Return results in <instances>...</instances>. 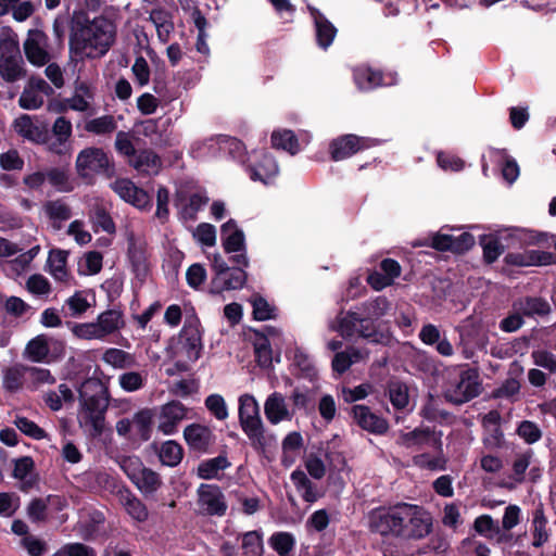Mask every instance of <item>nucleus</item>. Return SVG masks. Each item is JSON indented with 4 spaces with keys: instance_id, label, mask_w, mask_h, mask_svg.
<instances>
[{
    "instance_id": "f257e3e1",
    "label": "nucleus",
    "mask_w": 556,
    "mask_h": 556,
    "mask_svg": "<svg viewBox=\"0 0 556 556\" xmlns=\"http://www.w3.org/2000/svg\"><path fill=\"white\" fill-rule=\"evenodd\" d=\"M116 25L105 16H97L73 28L70 36V51L75 58H101L116 39Z\"/></svg>"
},
{
    "instance_id": "f03ea898",
    "label": "nucleus",
    "mask_w": 556,
    "mask_h": 556,
    "mask_svg": "<svg viewBox=\"0 0 556 556\" xmlns=\"http://www.w3.org/2000/svg\"><path fill=\"white\" fill-rule=\"evenodd\" d=\"M391 303L383 296L364 302L355 311L340 316L333 327L343 337H351L358 333L361 337L378 342V321L390 311Z\"/></svg>"
},
{
    "instance_id": "7ed1b4c3",
    "label": "nucleus",
    "mask_w": 556,
    "mask_h": 556,
    "mask_svg": "<svg viewBox=\"0 0 556 556\" xmlns=\"http://www.w3.org/2000/svg\"><path fill=\"white\" fill-rule=\"evenodd\" d=\"M79 422L93 432H101L108 401L103 396L102 386L97 380H86L79 390Z\"/></svg>"
},
{
    "instance_id": "20e7f679",
    "label": "nucleus",
    "mask_w": 556,
    "mask_h": 556,
    "mask_svg": "<svg viewBox=\"0 0 556 556\" xmlns=\"http://www.w3.org/2000/svg\"><path fill=\"white\" fill-rule=\"evenodd\" d=\"M125 326L123 312L116 308L106 309L89 323L74 324L72 333L81 340L105 341L109 337L119 332Z\"/></svg>"
},
{
    "instance_id": "39448f33",
    "label": "nucleus",
    "mask_w": 556,
    "mask_h": 556,
    "mask_svg": "<svg viewBox=\"0 0 556 556\" xmlns=\"http://www.w3.org/2000/svg\"><path fill=\"white\" fill-rule=\"evenodd\" d=\"M238 416L242 431L254 448L266 444L265 426L260 414V405L254 395L244 393L238 399Z\"/></svg>"
},
{
    "instance_id": "423d86ee",
    "label": "nucleus",
    "mask_w": 556,
    "mask_h": 556,
    "mask_svg": "<svg viewBox=\"0 0 556 556\" xmlns=\"http://www.w3.org/2000/svg\"><path fill=\"white\" fill-rule=\"evenodd\" d=\"M0 75L7 81H15L24 76L17 36L10 28L0 30Z\"/></svg>"
},
{
    "instance_id": "0eeeda50",
    "label": "nucleus",
    "mask_w": 556,
    "mask_h": 556,
    "mask_svg": "<svg viewBox=\"0 0 556 556\" xmlns=\"http://www.w3.org/2000/svg\"><path fill=\"white\" fill-rule=\"evenodd\" d=\"M481 392V382L479 372L475 368L460 367L458 372L450 377L444 395L446 400L454 404H464Z\"/></svg>"
},
{
    "instance_id": "6e6552de",
    "label": "nucleus",
    "mask_w": 556,
    "mask_h": 556,
    "mask_svg": "<svg viewBox=\"0 0 556 556\" xmlns=\"http://www.w3.org/2000/svg\"><path fill=\"white\" fill-rule=\"evenodd\" d=\"M402 540H420L431 532L432 518L421 506L400 503Z\"/></svg>"
},
{
    "instance_id": "1a4fd4ad",
    "label": "nucleus",
    "mask_w": 556,
    "mask_h": 556,
    "mask_svg": "<svg viewBox=\"0 0 556 556\" xmlns=\"http://www.w3.org/2000/svg\"><path fill=\"white\" fill-rule=\"evenodd\" d=\"M368 526L371 532L383 538L400 539L401 515L400 503L389 507H378L368 515Z\"/></svg>"
},
{
    "instance_id": "9d476101",
    "label": "nucleus",
    "mask_w": 556,
    "mask_h": 556,
    "mask_svg": "<svg viewBox=\"0 0 556 556\" xmlns=\"http://www.w3.org/2000/svg\"><path fill=\"white\" fill-rule=\"evenodd\" d=\"M222 243L227 253H238L232 256V261L242 267L249 265L245 254V237L238 227L236 220L229 219L220 227Z\"/></svg>"
},
{
    "instance_id": "9b49d317",
    "label": "nucleus",
    "mask_w": 556,
    "mask_h": 556,
    "mask_svg": "<svg viewBox=\"0 0 556 556\" xmlns=\"http://www.w3.org/2000/svg\"><path fill=\"white\" fill-rule=\"evenodd\" d=\"M189 408L179 401H170L160 406L156 415L157 431L164 435H174L179 425L187 419Z\"/></svg>"
},
{
    "instance_id": "f8f14e48",
    "label": "nucleus",
    "mask_w": 556,
    "mask_h": 556,
    "mask_svg": "<svg viewBox=\"0 0 556 556\" xmlns=\"http://www.w3.org/2000/svg\"><path fill=\"white\" fill-rule=\"evenodd\" d=\"M453 229L443 227L437 233L431 235L427 243L438 251H452L463 253L475 244V238L469 232H460L458 235L450 233Z\"/></svg>"
},
{
    "instance_id": "ddd939ff",
    "label": "nucleus",
    "mask_w": 556,
    "mask_h": 556,
    "mask_svg": "<svg viewBox=\"0 0 556 556\" xmlns=\"http://www.w3.org/2000/svg\"><path fill=\"white\" fill-rule=\"evenodd\" d=\"M248 172L253 181L269 185L277 178L279 166L269 152H253L249 155Z\"/></svg>"
},
{
    "instance_id": "4468645a",
    "label": "nucleus",
    "mask_w": 556,
    "mask_h": 556,
    "mask_svg": "<svg viewBox=\"0 0 556 556\" xmlns=\"http://www.w3.org/2000/svg\"><path fill=\"white\" fill-rule=\"evenodd\" d=\"M379 141L356 135H343L333 139L329 144L331 159L336 162L351 157L358 151L377 146Z\"/></svg>"
},
{
    "instance_id": "2eb2a0df",
    "label": "nucleus",
    "mask_w": 556,
    "mask_h": 556,
    "mask_svg": "<svg viewBox=\"0 0 556 556\" xmlns=\"http://www.w3.org/2000/svg\"><path fill=\"white\" fill-rule=\"evenodd\" d=\"M441 437V432L431 430L428 427H419L408 432L401 431L396 442L406 448L431 447L440 450L442 445Z\"/></svg>"
},
{
    "instance_id": "dca6fc26",
    "label": "nucleus",
    "mask_w": 556,
    "mask_h": 556,
    "mask_svg": "<svg viewBox=\"0 0 556 556\" xmlns=\"http://www.w3.org/2000/svg\"><path fill=\"white\" fill-rule=\"evenodd\" d=\"M63 353V342L46 334H38L33 338L25 346L23 352L24 358L33 363H50V348Z\"/></svg>"
},
{
    "instance_id": "f3484780",
    "label": "nucleus",
    "mask_w": 556,
    "mask_h": 556,
    "mask_svg": "<svg viewBox=\"0 0 556 556\" xmlns=\"http://www.w3.org/2000/svg\"><path fill=\"white\" fill-rule=\"evenodd\" d=\"M52 93V87L45 79L33 77L24 88L18 104L24 110H37L43 104L45 99Z\"/></svg>"
},
{
    "instance_id": "a211bd4d",
    "label": "nucleus",
    "mask_w": 556,
    "mask_h": 556,
    "mask_svg": "<svg viewBox=\"0 0 556 556\" xmlns=\"http://www.w3.org/2000/svg\"><path fill=\"white\" fill-rule=\"evenodd\" d=\"M199 506L210 516L222 517L227 511L225 495L219 486L214 484H201L198 489Z\"/></svg>"
},
{
    "instance_id": "6ab92c4d",
    "label": "nucleus",
    "mask_w": 556,
    "mask_h": 556,
    "mask_svg": "<svg viewBox=\"0 0 556 556\" xmlns=\"http://www.w3.org/2000/svg\"><path fill=\"white\" fill-rule=\"evenodd\" d=\"M110 160L106 153L99 148H87L77 156L76 166L81 176H89L93 173L105 172L109 168Z\"/></svg>"
},
{
    "instance_id": "aec40b11",
    "label": "nucleus",
    "mask_w": 556,
    "mask_h": 556,
    "mask_svg": "<svg viewBox=\"0 0 556 556\" xmlns=\"http://www.w3.org/2000/svg\"><path fill=\"white\" fill-rule=\"evenodd\" d=\"M264 414L267 421L276 426L283 421H291L294 416V409L290 407L282 393L275 391L264 402Z\"/></svg>"
},
{
    "instance_id": "412c9836",
    "label": "nucleus",
    "mask_w": 556,
    "mask_h": 556,
    "mask_svg": "<svg viewBox=\"0 0 556 556\" xmlns=\"http://www.w3.org/2000/svg\"><path fill=\"white\" fill-rule=\"evenodd\" d=\"M48 37L38 29H30L27 39L24 42V51L27 60L36 65L42 66L49 62V53L47 50Z\"/></svg>"
},
{
    "instance_id": "4be33fe9",
    "label": "nucleus",
    "mask_w": 556,
    "mask_h": 556,
    "mask_svg": "<svg viewBox=\"0 0 556 556\" xmlns=\"http://www.w3.org/2000/svg\"><path fill=\"white\" fill-rule=\"evenodd\" d=\"M112 189L121 199L139 210L151 207V198L143 189L138 188L129 179H117L112 184Z\"/></svg>"
},
{
    "instance_id": "5701e85b",
    "label": "nucleus",
    "mask_w": 556,
    "mask_h": 556,
    "mask_svg": "<svg viewBox=\"0 0 556 556\" xmlns=\"http://www.w3.org/2000/svg\"><path fill=\"white\" fill-rule=\"evenodd\" d=\"M354 83L359 90H371L379 86H391L396 83L392 74L383 75L367 65H361L354 68Z\"/></svg>"
},
{
    "instance_id": "b1692460",
    "label": "nucleus",
    "mask_w": 556,
    "mask_h": 556,
    "mask_svg": "<svg viewBox=\"0 0 556 556\" xmlns=\"http://www.w3.org/2000/svg\"><path fill=\"white\" fill-rule=\"evenodd\" d=\"M66 506V501L59 495L46 498H34L27 506V516L33 522L46 521L52 510L60 511Z\"/></svg>"
},
{
    "instance_id": "393cba45",
    "label": "nucleus",
    "mask_w": 556,
    "mask_h": 556,
    "mask_svg": "<svg viewBox=\"0 0 556 556\" xmlns=\"http://www.w3.org/2000/svg\"><path fill=\"white\" fill-rule=\"evenodd\" d=\"M505 262L515 266H543L554 262V255L539 250L511 252L505 256Z\"/></svg>"
},
{
    "instance_id": "a878e982",
    "label": "nucleus",
    "mask_w": 556,
    "mask_h": 556,
    "mask_svg": "<svg viewBox=\"0 0 556 556\" xmlns=\"http://www.w3.org/2000/svg\"><path fill=\"white\" fill-rule=\"evenodd\" d=\"M353 416L357 425L369 432L382 434L388 430V422L384 418L372 413L365 405H355Z\"/></svg>"
},
{
    "instance_id": "bb28decb",
    "label": "nucleus",
    "mask_w": 556,
    "mask_h": 556,
    "mask_svg": "<svg viewBox=\"0 0 556 556\" xmlns=\"http://www.w3.org/2000/svg\"><path fill=\"white\" fill-rule=\"evenodd\" d=\"M245 280L247 274L242 268H229L227 271H222L219 276L213 278L211 290L214 293H222L226 290L240 289Z\"/></svg>"
},
{
    "instance_id": "cd10ccee",
    "label": "nucleus",
    "mask_w": 556,
    "mask_h": 556,
    "mask_svg": "<svg viewBox=\"0 0 556 556\" xmlns=\"http://www.w3.org/2000/svg\"><path fill=\"white\" fill-rule=\"evenodd\" d=\"M184 438L191 450L203 452L212 444L213 432L207 426L192 424L185 428Z\"/></svg>"
},
{
    "instance_id": "c85d7f7f",
    "label": "nucleus",
    "mask_w": 556,
    "mask_h": 556,
    "mask_svg": "<svg viewBox=\"0 0 556 556\" xmlns=\"http://www.w3.org/2000/svg\"><path fill=\"white\" fill-rule=\"evenodd\" d=\"M53 139L48 140L47 144L50 151L56 154H63L66 152V143L72 136V123L60 116L55 119L52 126Z\"/></svg>"
},
{
    "instance_id": "c756f323",
    "label": "nucleus",
    "mask_w": 556,
    "mask_h": 556,
    "mask_svg": "<svg viewBox=\"0 0 556 556\" xmlns=\"http://www.w3.org/2000/svg\"><path fill=\"white\" fill-rule=\"evenodd\" d=\"M308 9L315 24L317 43L320 48L327 49L337 35V28L318 10L312 7Z\"/></svg>"
},
{
    "instance_id": "7c9ffc66",
    "label": "nucleus",
    "mask_w": 556,
    "mask_h": 556,
    "mask_svg": "<svg viewBox=\"0 0 556 556\" xmlns=\"http://www.w3.org/2000/svg\"><path fill=\"white\" fill-rule=\"evenodd\" d=\"M488 157L491 162L501 167L502 176L505 181L511 185L517 180L519 177V166L504 150L490 149L488 151Z\"/></svg>"
},
{
    "instance_id": "2f4dec72",
    "label": "nucleus",
    "mask_w": 556,
    "mask_h": 556,
    "mask_svg": "<svg viewBox=\"0 0 556 556\" xmlns=\"http://www.w3.org/2000/svg\"><path fill=\"white\" fill-rule=\"evenodd\" d=\"M15 131L24 139L36 143H46L48 134L36 125L29 115L23 114L14 121Z\"/></svg>"
},
{
    "instance_id": "473e14b6",
    "label": "nucleus",
    "mask_w": 556,
    "mask_h": 556,
    "mask_svg": "<svg viewBox=\"0 0 556 556\" xmlns=\"http://www.w3.org/2000/svg\"><path fill=\"white\" fill-rule=\"evenodd\" d=\"M149 21L154 25L159 40L166 43L175 28L172 14L163 8H155L151 10Z\"/></svg>"
},
{
    "instance_id": "72a5a7b5",
    "label": "nucleus",
    "mask_w": 556,
    "mask_h": 556,
    "mask_svg": "<svg viewBox=\"0 0 556 556\" xmlns=\"http://www.w3.org/2000/svg\"><path fill=\"white\" fill-rule=\"evenodd\" d=\"M129 164L140 174L156 175L161 170V159L151 150H143L129 160Z\"/></svg>"
},
{
    "instance_id": "f704fd0d",
    "label": "nucleus",
    "mask_w": 556,
    "mask_h": 556,
    "mask_svg": "<svg viewBox=\"0 0 556 556\" xmlns=\"http://www.w3.org/2000/svg\"><path fill=\"white\" fill-rule=\"evenodd\" d=\"M3 389L9 392H17L27 388V365L14 364L3 370Z\"/></svg>"
},
{
    "instance_id": "c9c22d12",
    "label": "nucleus",
    "mask_w": 556,
    "mask_h": 556,
    "mask_svg": "<svg viewBox=\"0 0 556 556\" xmlns=\"http://www.w3.org/2000/svg\"><path fill=\"white\" fill-rule=\"evenodd\" d=\"M68 252L64 250H51L49 252L47 265L49 274L61 282H67L70 273L67 270Z\"/></svg>"
},
{
    "instance_id": "e433bc0d",
    "label": "nucleus",
    "mask_w": 556,
    "mask_h": 556,
    "mask_svg": "<svg viewBox=\"0 0 556 556\" xmlns=\"http://www.w3.org/2000/svg\"><path fill=\"white\" fill-rule=\"evenodd\" d=\"M93 96V89L89 84L77 81L73 96L66 99L67 106L73 111L86 112L90 108Z\"/></svg>"
},
{
    "instance_id": "4c0bfd02",
    "label": "nucleus",
    "mask_w": 556,
    "mask_h": 556,
    "mask_svg": "<svg viewBox=\"0 0 556 556\" xmlns=\"http://www.w3.org/2000/svg\"><path fill=\"white\" fill-rule=\"evenodd\" d=\"M531 533L533 536L532 545L534 547H541L549 539L547 519L542 504H539L532 513Z\"/></svg>"
},
{
    "instance_id": "58836bf2",
    "label": "nucleus",
    "mask_w": 556,
    "mask_h": 556,
    "mask_svg": "<svg viewBox=\"0 0 556 556\" xmlns=\"http://www.w3.org/2000/svg\"><path fill=\"white\" fill-rule=\"evenodd\" d=\"M13 477L21 482L20 489L23 491H27L35 484V478L33 476L34 471V460L29 456H23L13 460Z\"/></svg>"
},
{
    "instance_id": "ea45409f",
    "label": "nucleus",
    "mask_w": 556,
    "mask_h": 556,
    "mask_svg": "<svg viewBox=\"0 0 556 556\" xmlns=\"http://www.w3.org/2000/svg\"><path fill=\"white\" fill-rule=\"evenodd\" d=\"M292 366L296 370L298 376L307 379L308 381H314L318 376V370L314 359L302 349L294 350Z\"/></svg>"
},
{
    "instance_id": "a19ab883",
    "label": "nucleus",
    "mask_w": 556,
    "mask_h": 556,
    "mask_svg": "<svg viewBox=\"0 0 556 556\" xmlns=\"http://www.w3.org/2000/svg\"><path fill=\"white\" fill-rule=\"evenodd\" d=\"M513 308L525 316H546L551 313L549 303L542 298H526L514 303Z\"/></svg>"
},
{
    "instance_id": "79ce46f5",
    "label": "nucleus",
    "mask_w": 556,
    "mask_h": 556,
    "mask_svg": "<svg viewBox=\"0 0 556 556\" xmlns=\"http://www.w3.org/2000/svg\"><path fill=\"white\" fill-rule=\"evenodd\" d=\"M290 478L298 493L305 502L312 504L321 496L316 485L307 478L304 471L294 470Z\"/></svg>"
},
{
    "instance_id": "37998d69",
    "label": "nucleus",
    "mask_w": 556,
    "mask_h": 556,
    "mask_svg": "<svg viewBox=\"0 0 556 556\" xmlns=\"http://www.w3.org/2000/svg\"><path fill=\"white\" fill-rule=\"evenodd\" d=\"M208 197L203 192L192 193L185 202H179V214L184 220H194L197 214L204 208Z\"/></svg>"
},
{
    "instance_id": "c03bdc74",
    "label": "nucleus",
    "mask_w": 556,
    "mask_h": 556,
    "mask_svg": "<svg viewBox=\"0 0 556 556\" xmlns=\"http://www.w3.org/2000/svg\"><path fill=\"white\" fill-rule=\"evenodd\" d=\"M153 412L142 408L132 415L134 437L142 441L151 438Z\"/></svg>"
},
{
    "instance_id": "a18cd8bd",
    "label": "nucleus",
    "mask_w": 556,
    "mask_h": 556,
    "mask_svg": "<svg viewBox=\"0 0 556 556\" xmlns=\"http://www.w3.org/2000/svg\"><path fill=\"white\" fill-rule=\"evenodd\" d=\"M102 362L114 369L130 368L135 365V357L130 353L117 349H106L101 357Z\"/></svg>"
},
{
    "instance_id": "49530a36",
    "label": "nucleus",
    "mask_w": 556,
    "mask_h": 556,
    "mask_svg": "<svg viewBox=\"0 0 556 556\" xmlns=\"http://www.w3.org/2000/svg\"><path fill=\"white\" fill-rule=\"evenodd\" d=\"M412 462L418 468L432 471L444 470L446 466V458L443 455L442 445L440 450H434L433 454L421 453L415 455Z\"/></svg>"
},
{
    "instance_id": "de8ad7c7",
    "label": "nucleus",
    "mask_w": 556,
    "mask_h": 556,
    "mask_svg": "<svg viewBox=\"0 0 556 556\" xmlns=\"http://www.w3.org/2000/svg\"><path fill=\"white\" fill-rule=\"evenodd\" d=\"M271 144L274 148L285 150L291 155L296 154L301 150L296 136L289 129H277L273 131Z\"/></svg>"
},
{
    "instance_id": "09e8293b",
    "label": "nucleus",
    "mask_w": 556,
    "mask_h": 556,
    "mask_svg": "<svg viewBox=\"0 0 556 556\" xmlns=\"http://www.w3.org/2000/svg\"><path fill=\"white\" fill-rule=\"evenodd\" d=\"M128 256L136 277L141 280L144 279L149 271V265L143 248L135 242H130Z\"/></svg>"
},
{
    "instance_id": "8fccbe9b",
    "label": "nucleus",
    "mask_w": 556,
    "mask_h": 556,
    "mask_svg": "<svg viewBox=\"0 0 556 556\" xmlns=\"http://www.w3.org/2000/svg\"><path fill=\"white\" fill-rule=\"evenodd\" d=\"M366 355L355 348L338 352L332 359V369L337 374L345 372L354 363L362 361Z\"/></svg>"
},
{
    "instance_id": "3c124183",
    "label": "nucleus",
    "mask_w": 556,
    "mask_h": 556,
    "mask_svg": "<svg viewBox=\"0 0 556 556\" xmlns=\"http://www.w3.org/2000/svg\"><path fill=\"white\" fill-rule=\"evenodd\" d=\"M230 466L226 456L219 455L217 457L202 462L198 467V476L202 479H215L219 472Z\"/></svg>"
},
{
    "instance_id": "603ef678",
    "label": "nucleus",
    "mask_w": 556,
    "mask_h": 556,
    "mask_svg": "<svg viewBox=\"0 0 556 556\" xmlns=\"http://www.w3.org/2000/svg\"><path fill=\"white\" fill-rule=\"evenodd\" d=\"M43 399L50 409L58 412L64 403L74 402V393L67 384L61 383L58 391L47 392Z\"/></svg>"
},
{
    "instance_id": "864d4df0",
    "label": "nucleus",
    "mask_w": 556,
    "mask_h": 556,
    "mask_svg": "<svg viewBox=\"0 0 556 556\" xmlns=\"http://www.w3.org/2000/svg\"><path fill=\"white\" fill-rule=\"evenodd\" d=\"M184 456V450L179 443L173 440L165 441L160 450L159 457L162 464L174 467L177 466Z\"/></svg>"
},
{
    "instance_id": "5fc2aeb1",
    "label": "nucleus",
    "mask_w": 556,
    "mask_h": 556,
    "mask_svg": "<svg viewBox=\"0 0 556 556\" xmlns=\"http://www.w3.org/2000/svg\"><path fill=\"white\" fill-rule=\"evenodd\" d=\"M40 251L39 245H35L28 251L21 253L14 260L7 263V270L10 275L20 276L26 271Z\"/></svg>"
},
{
    "instance_id": "6e6d98bb",
    "label": "nucleus",
    "mask_w": 556,
    "mask_h": 556,
    "mask_svg": "<svg viewBox=\"0 0 556 556\" xmlns=\"http://www.w3.org/2000/svg\"><path fill=\"white\" fill-rule=\"evenodd\" d=\"M128 475L136 480L138 488L144 493H152L161 485L159 475L151 469L141 468L138 473Z\"/></svg>"
},
{
    "instance_id": "4d7b16f0",
    "label": "nucleus",
    "mask_w": 556,
    "mask_h": 556,
    "mask_svg": "<svg viewBox=\"0 0 556 556\" xmlns=\"http://www.w3.org/2000/svg\"><path fill=\"white\" fill-rule=\"evenodd\" d=\"M55 378L47 368L27 366V389L37 390L43 384H53Z\"/></svg>"
},
{
    "instance_id": "13d9d810",
    "label": "nucleus",
    "mask_w": 556,
    "mask_h": 556,
    "mask_svg": "<svg viewBox=\"0 0 556 556\" xmlns=\"http://www.w3.org/2000/svg\"><path fill=\"white\" fill-rule=\"evenodd\" d=\"M388 394L390 402L396 409H403L409 403L408 387L401 381H390L388 384Z\"/></svg>"
},
{
    "instance_id": "bf43d9fd",
    "label": "nucleus",
    "mask_w": 556,
    "mask_h": 556,
    "mask_svg": "<svg viewBox=\"0 0 556 556\" xmlns=\"http://www.w3.org/2000/svg\"><path fill=\"white\" fill-rule=\"evenodd\" d=\"M182 339L184 348L186 349L188 359L191 362H195L200 357L202 349L201 337L199 331L197 329H184Z\"/></svg>"
},
{
    "instance_id": "052dcab7",
    "label": "nucleus",
    "mask_w": 556,
    "mask_h": 556,
    "mask_svg": "<svg viewBox=\"0 0 556 556\" xmlns=\"http://www.w3.org/2000/svg\"><path fill=\"white\" fill-rule=\"evenodd\" d=\"M243 556H263L262 533L254 530L242 534Z\"/></svg>"
},
{
    "instance_id": "680f3d73",
    "label": "nucleus",
    "mask_w": 556,
    "mask_h": 556,
    "mask_svg": "<svg viewBox=\"0 0 556 556\" xmlns=\"http://www.w3.org/2000/svg\"><path fill=\"white\" fill-rule=\"evenodd\" d=\"M103 256L98 251L87 252L78 264V273L80 275H96L102 268Z\"/></svg>"
},
{
    "instance_id": "e2e57ef3",
    "label": "nucleus",
    "mask_w": 556,
    "mask_h": 556,
    "mask_svg": "<svg viewBox=\"0 0 556 556\" xmlns=\"http://www.w3.org/2000/svg\"><path fill=\"white\" fill-rule=\"evenodd\" d=\"M192 237L200 245L212 248L216 244V228L212 224L201 223L193 229Z\"/></svg>"
},
{
    "instance_id": "0e129e2a",
    "label": "nucleus",
    "mask_w": 556,
    "mask_h": 556,
    "mask_svg": "<svg viewBox=\"0 0 556 556\" xmlns=\"http://www.w3.org/2000/svg\"><path fill=\"white\" fill-rule=\"evenodd\" d=\"M122 503L128 513L137 521H144L148 518V510L144 504L129 492L122 494Z\"/></svg>"
},
{
    "instance_id": "69168bd1",
    "label": "nucleus",
    "mask_w": 556,
    "mask_h": 556,
    "mask_svg": "<svg viewBox=\"0 0 556 556\" xmlns=\"http://www.w3.org/2000/svg\"><path fill=\"white\" fill-rule=\"evenodd\" d=\"M85 128L88 132L94 135H106L116 130L117 124L113 116L104 115L90 119L86 123Z\"/></svg>"
},
{
    "instance_id": "338daca9",
    "label": "nucleus",
    "mask_w": 556,
    "mask_h": 556,
    "mask_svg": "<svg viewBox=\"0 0 556 556\" xmlns=\"http://www.w3.org/2000/svg\"><path fill=\"white\" fill-rule=\"evenodd\" d=\"M47 181L59 192H70L74 188L70 180L68 173L60 168L48 170Z\"/></svg>"
},
{
    "instance_id": "774afa93",
    "label": "nucleus",
    "mask_w": 556,
    "mask_h": 556,
    "mask_svg": "<svg viewBox=\"0 0 556 556\" xmlns=\"http://www.w3.org/2000/svg\"><path fill=\"white\" fill-rule=\"evenodd\" d=\"M52 556H97V553L92 547L83 543H68Z\"/></svg>"
}]
</instances>
